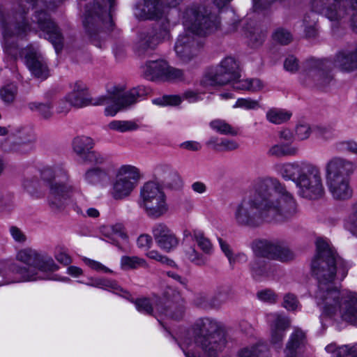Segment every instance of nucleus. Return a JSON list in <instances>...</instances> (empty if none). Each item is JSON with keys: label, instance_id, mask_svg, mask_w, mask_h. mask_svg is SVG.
Segmentation results:
<instances>
[{"label": "nucleus", "instance_id": "obj_48", "mask_svg": "<svg viewBox=\"0 0 357 357\" xmlns=\"http://www.w3.org/2000/svg\"><path fill=\"white\" fill-rule=\"evenodd\" d=\"M233 107L234 108H241L247 110H255L260 107V104L258 100H253L250 98H241L237 99Z\"/></svg>", "mask_w": 357, "mask_h": 357}, {"label": "nucleus", "instance_id": "obj_42", "mask_svg": "<svg viewBox=\"0 0 357 357\" xmlns=\"http://www.w3.org/2000/svg\"><path fill=\"white\" fill-rule=\"evenodd\" d=\"M270 317L272 319V326L278 332H284L287 328L290 326L291 321L287 316L279 314H271Z\"/></svg>", "mask_w": 357, "mask_h": 357}, {"label": "nucleus", "instance_id": "obj_60", "mask_svg": "<svg viewBox=\"0 0 357 357\" xmlns=\"http://www.w3.org/2000/svg\"><path fill=\"white\" fill-rule=\"evenodd\" d=\"M311 134V128L308 124H299L296 127V135L300 140L307 139Z\"/></svg>", "mask_w": 357, "mask_h": 357}, {"label": "nucleus", "instance_id": "obj_53", "mask_svg": "<svg viewBox=\"0 0 357 357\" xmlns=\"http://www.w3.org/2000/svg\"><path fill=\"white\" fill-rule=\"evenodd\" d=\"M344 227L357 236V204L355 206L354 211L345 220Z\"/></svg>", "mask_w": 357, "mask_h": 357}, {"label": "nucleus", "instance_id": "obj_23", "mask_svg": "<svg viewBox=\"0 0 357 357\" xmlns=\"http://www.w3.org/2000/svg\"><path fill=\"white\" fill-rule=\"evenodd\" d=\"M163 12L160 0H144L135 6L134 14L140 20H157L162 16Z\"/></svg>", "mask_w": 357, "mask_h": 357}, {"label": "nucleus", "instance_id": "obj_34", "mask_svg": "<svg viewBox=\"0 0 357 357\" xmlns=\"http://www.w3.org/2000/svg\"><path fill=\"white\" fill-rule=\"evenodd\" d=\"M239 357H270L269 350L264 344H257L251 348L242 349Z\"/></svg>", "mask_w": 357, "mask_h": 357}, {"label": "nucleus", "instance_id": "obj_56", "mask_svg": "<svg viewBox=\"0 0 357 357\" xmlns=\"http://www.w3.org/2000/svg\"><path fill=\"white\" fill-rule=\"evenodd\" d=\"M169 231L170 229L165 224L161 222L155 224L152 228V234L155 242L165 236Z\"/></svg>", "mask_w": 357, "mask_h": 357}, {"label": "nucleus", "instance_id": "obj_39", "mask_svg": "<svg viewBox=\"0 0 357 357\" xmlns=\"http://www.w3.org/2000/svg\"><path fill=\"white\" fill-rule=\"evenodd\" d=\"M100 232L105 236L109 239H113V236H117L122 238H126L124 226L121 223H116L110 226H103L100 228Z\"/></svg>", "mask_w": 357, "mask_h": 357}, {"label": "nucleus", "instance_id": "obj_26", "mask_svg": "<svg viewBox=\"0 0 357 357\" xmlns=\"http://www.w3.org/2000/svg\"><path fill=\"white\" fill-rule=\"evenodd\" d=\"M93 145V140L87 136H77L73 141V150L82 160L91 151Z\"/></svg>", "mask_w": 357, "mask_h": 357}, {"label": "nucleus", "instance_id": "obj_64", "mask_svg": "<svg viewBox=\"0 0 357 357\" xmlns=\"http://www.w3.org/2000/svg\"><path fill=\"white\" fill-rule=\"evenodd\" d=\"M55 259L61 264L67 266L72 263V259L65 251L59 250L54 255Z\"/></svg>", "mask_w": 357, "mask_h": 357}, {"label": "nucleus", "instance_id": "obj_5", "mask_svg": "<svg viewBox=\"0 0 357 357\" xmlns=\"http://www.w3.org/2000/svg\"><path fill=\"white\" fill-rule=\"evenodd\" d=\"M277 169L284 180L295 183L300 196L315 199L324 195L321 172L317 165L301 160L278 165Z\"/></svg>", "mask_w": 357, "mask_h": 357}, {"label": "nucleus", "instance_id": "obj_16", "mask_svg": "<svg viewBox=\"0 0 357 357\" xmlns=\"http://www.w3.org/2000/svg\"><path fill=\"white\" fill-rule=\"evenodd\" d=\"M170 38V23L167 18L162 20L160 27L153 33H143L139 36L135 50L139 56L149 54L157 45Z\"/></svg>", "mask_w": 357, "mask_h": 357}, {"label": "nucleus", "instance_id": "obj_25", "mask_svg": "<svg viewBox=\"0 0 357 357\" xmlns=\"http://www.w3.org/2000/svg\"><path fill=\"white\" fill-rule=\"evenodd\" d=\"M109 178L108 171L100 167H93L89 169L84 174L86 183L96 185L107 181Z\"/></svg>", "mask_w": 357, "mask_h": 357}, {"label": "nucleus", "instance_id": "obj_14", "mask_svg": "<svg viewBox=\"0 0 357 357\" xmlns=\"http://www.w3.org/2000/svg\"><path fill=\"white\" fill-rule=\"evenodd\" d=\"M240 77L238 62L233 57L225 58L215 69L211 70L202 78L204 86H223Z\"/></svg>", "mask_w": 357, "mask_h": 357}, {"label": "nucleus", "instance_id": "obj_6", "mask_svg": "<svg viewBox=\"0 0 357 357\" xmlns=\"http://www.w3.org/2000/svg\"><path fill=\"white\" fill-rule=\"evenodd\" d=\"M145 93L142 87L134 88L129 91H124L120 86H114L108 91L106 96L93 99L87 93H69L67 100L73 107H84L89 105H106L105 114L108 116H115L120 110L126 109L138 101Z\"/></svg>", "mask_w": 357, "mask_h": 357}, {"label": "nucleus", "instance_id": "obj_62", "mask_svg": "<svg viewBox=\"0 0 357 357\" xmlns=\"http://www.w3.org/2000/svg\"><path fill=\"white\" fill-rule=\"evenodd\" d=\"M152 243V237L149 234H141L137 239V245L138 248L143 250H148L150 248Z\"/></svg>", "mask_w": 357, "mask_h": 357}, {"label": "nucleus", "instance_id": "obj_46", "mask_svg": "<svg viewBox=\"0 0 357 357\" xmlns=\"http://www.w3.org/2000/svg\"><path fill=\"white\" fill-rule=\"evenodd\" d=\"M152 102L153 104L160 106H176L181 102V98L176 95L164 96L153 99Z\"/></svg>", "mask_w": 357, "mask_h": 357}, {"label": "nucleus", "instance_id": "obj_28", "mask_svg": "<svg viewBox=\"0 0 357 357\" xmlns=\"http://www.w3.org/2000/svg\"><path fill=\"white\" fill-rule=\"evenodd\" d=\"M233 87L237 90H245L251 92H257L264 87L263 82L257 78H247L243 79H236L231 81Z\"/></svg>", "mask_w": 357, "mask_h": 357}, {"label": "nucleus", "instance_id": "obj_19", "mask_svg": "<svg viewBox=\"0 0 357 357\" xmlns=\"http://www.w3.org/2000/svg\"><path fill=\"white\" fill-rule=\"evenodd\" d=\"M190 347L188 342L193 340L197 347H200L209 357H217L230 343L228 336H182Z\"/></svg>", "mask_w": 357, "mask_h": 357}, {"label": "nucleus", "instance_id": "obj_51", "mask_svg": "<svg viewBox=\"0 0 357 357\" xmlns=\"http://www.w3.org/2000/svg\"><path fill=\"white\" fill-rule=\"evenodd\" d=\"M84 162L93 164L96 167L104 164L106 162V158L104 157L100 153L91 151L87 155L82 159Z\"/></svg>", "mask_w": 357, "mask_h": 357}, {"label": "nucleus", "instance_id": "obj_33", "mask_svg": "<svg viewBox=\"0 0 357 357\" xmlns=\"http://www.w3.org/2000/svg\"><path fill=\"white\" fill-rule=\"evenodd\" d=\"M291 116V113L289 111L272 108L267 111L266 114V119L273 124H281L287 121Z\"/></svg>", "mask_w": 357, "mask_h": 357}, {"label": "nucleus", "instance_id": "obj_38", "mask_svg": "<svg viewBox=\"0 0 357 357\" xmlns=\"http://www.w3.org/2000/svg\"><path fill=\"white\" fill-rule=\"evenodd\" d=\"M121 266L123 270L135 269L147 267V263L144 259L137 256H123L121 258Z\"/></svg>", "mask_w": 357, "mask_h": 357}, {"label": "nucleus", "instance_id": "obj_41", "mask_svg": "<svg viewBox=\"0 0 357 357\" xmlns=\"http://www.w3.org/2000/svg\"><path fill=\"white\" fill-rule=\"evenodd\" d=\"M29 109L37 112L45 119L50 118L52 114V105L50 102L45 103L38 102H31L28 104Z\"/></svg>", "mask_w": 357, "mask_h": 357}, {"label": "nucleus", "instance_id": "obj_50", "mask_svg": "<svg viewBox=\"0 0 357 357\" xmlns=\"http://www.w3.org/2000/svg\"><path fill=\"white\" fill-rule=\"evenodd\" d=\"M257 297L259 300L271 304L276 303L278 299V295L272 289H266L258 291L257 294Z\"/></svg>", "mask_w": 357, "mask_h": 357}, {"label": "nucleus", "instance_id": "obj_54", "mask_svg": "<svg viewBox=\"0 0 357 357\" xmlns=\"http://www.w3.org/2000/svg\"><path fill=\"white\" fill-rule=\"evenodd\" d=\"M231 329V333L250 334L254 331L253 327L246 321H241L234 326H229ZM231 333V332L229 333Z\"/></svg>", "mask_w": 357, "mask_h": 357}, {"label": "nucleus", "instance_id": "obj_15", "mask_svg": "<svg viewBox=\"0 0 357 357\" xmlns=\"http://www.w3.org/2000/svg\"><path fill=\"white\" fill-rule=\"evenodd\" d=\"M326 63L322 60L309 59L304 64L300 79L305 84L324 89L333 80V76L326 70Z\"/></svg>", "mask_w": 357, "mask_h": 357}, {"label": "nucleus", "instance_id": "obj_3", "mask_svg": "<svg viewBox=\"0 0 357 357\" xmlns=\"http://www.w3.org/2000/svg\"><path fill=\"white\" fill-rule=\"evenodd\" d=\"M43 1L37 0H18L17 8H15L12 19L9 20L8 25L3 29V45L6 51L10 55L17 57H24L26 67L32 75L40 79H45L50 75L49 68L46 61L40 52L32 46L27 47L18 51L17 42L22 38L28 31H31V26L26 20L25 14L30 8H36L35 19L38 28L45 35L47 39L54 45L56 52L58 53L63 47L62 35L55 24L48 17L46 12L40 10L45 6Z\"/></svg>", "mask_w": 357, "mask_h": 357}, {"label": "nucleus", "instance_id": "obj_31", "mask_svg": "<svg viewBox=\"0 0 357 357\" xmlns=\"http://www.w3.org/2000/svg\"><path fill=\"white\" fill-rule=\"evenodd\" d=\"M107 126L109 129L119 132L135 131L140 127L137 120H114Z\"/></svg>", "mask_w": 357, "mask_h": 357}, {"label": "nucleus", "instance_id": "obj_59", "mask_svg": "<svg viewBox=\"0 0 357 357\" xmlns=\"http://www.w3.org/2000/svg\"><path fill=\"white\" fill-rule=\"evenodd\" d=\"M284 69L291 73H295L299 68L298 59L294 56H289L284 61Z\"/></svg>", "mask_w": 357, "mask_h": 357}, {"label": "nucleus", "instance_id": "obj_1", "mask_svg": "<svg viewBox=\"0 0 357 357\" xmlns=\"http://www.w3.org/2000/svg\"><path fill=\"white\" fill-rule=\"evenodd\" d=\"M317 252L311 262V269L318 282L315 299L322 313L357 326V294L340 290L335 284L337 274L342 280L347 274L346 262L324 239L316 241Z\"/></svg>", "mask_w": 357, "mask_h": 357}, {"label": "nucleus", "instance_id": "obj_4", "mask_svg": "<svg viewBox=\"0 0 357 357\" xmlns=\"http://www.w3.org/2000/svg\"><path fill=\"white\" fill-rule=\"evenodd\" d=\"M185 31L178 35L174 47L176 56L184 63L193 59L199 53L201 44L196 36H204L216 30L220 24L217 15L202 5H191L181 16Z\"/></svg>", "mask_w": 357, "mask_h": 357}, {"label": "nucleus", "instance_id": "obj_61", "mask_svg": "<svg viewBox=\"0 0 357 357\" xmlns=\"http://www.w3.org/2000/svg\"><path fill=\"white\" fill-rule=\"evenodd\" d=\"M83 260L84 263L93 270L104 273H112V271L109 268L106 267L99 261L89 258H84Z\"/></svg>", "mask_w": 357, "mask_h": 357}, {"label": "nucleus", "instance_id": "obj_17", "mask_svg": "<svg viewBox=\"0 0 357 357\" xmlns=\"http://www.w3.org/2000/svg\"><path fill=\"white\" fill-rule=\"evenodd\" d=\"M144 76L150 80L172 81L183 77L181 70L169 66L165 60L147 61L142 66Z\"/></svg>", "mask_w": 357, "mask_h": 357}, {"label": "nucleus", "instance_id": "obj_36", "mask_svg": "<svg viewBox=\"0 0 357 357\" xmlns=\"http://www.w3.org/2000/svg\"><path fill=\"white\" fill-rule=\"evenodd\" d=\"M209 126L211 129L221 135L235 136L238 133L234 127L223 119H214L210 122Z\"/></svg>", "mask_w": 357, "mask_h": 357}, {"label": "nucleus", "instance_id": "obj_63", "mask_svg": "<svg viewBox=\"0 0 357 357\" xmlns=\"http://www.w3.org/2000/svg\"><path fill=\"white\" fill-rule=\"evenodd\" d=\"M230 266L233 268L236 263L243 264L248 261V257L244 253L232 254L228 259Z\"/></svg>", "mask_w": 357, "mask_h": 357}, {"label": "nucleus", "instance_id": "obj_55", "mask_svg": "<svg viewBox=\"0 0 357 357\" xmlns=\"http://www.w3.org/2000/svg\"><path fill=\"white\" fill-rule=\"evenodd\" d=\"M9 232L15 242L24 244L27 240L25 233L17 226H11L9 228Z\"/></svg>", "mask_w": 357, "mask_h": 357}, {"label": "nucleus", "instance_id": "obj_11", "mask_svg": "<svg viewBox=\"0 0 357 357\" xmlns=\"http://www.w3.org/2000/svg\"><path fill=\"white\" fill-rule=\"evenodd\" d=\"M139 206L153 219H158L167 213V195L159 183L149 181L143 185L140 190Z\"/></svg>", "mask_w": 357, "mask_h": 357}, {"label": "nucleus", "instance_id": "obj_24", "mask_svg": "<svg viewBox=\"0 0 357 357\" xmlns=\"http://www.w3.org/2000/svg\"><path fill=\"white\" fill-rule=\"evenodd\" d=\"M251 274L257 280L268 278L271 275V267L261 259L256 258L250 264Z\"/></svg>", "mask_w": 357, "mask_h": 357}, {"label": "nucleus", "instance_id": "obj_35", "mask_svg": "<svg viewBox=\"0 0 357 357\" xmlns=\"http://www.w3.org/2000/svg\"><path fill=\"white\" fill-rule=\"evenodd\" d=\"M303 344V336H291L284 351L286 357H297L302 351Z\"/></svg>", "mask_w": 357, "mask_h": 357}, {"label": "nucleus", "instance_id": "obj_30", "mask_svg": "<svg viewBox=\"0 0 357 357\" xmlns=\"http://www.w3.org/2000/svg\"><path fill=\"white\" fill-rule=\"evenodd\" d=\"M298 153V147L288 144H278L272 146L268 154L271 156L280 158L284 156H293Z\"/></svg>", "mask_w": 357, "mask_h": 357}, {"label": "nucleus", "instance_id": "obj_32", "mask_svg": "<svg viewBox=\"0 0 357 357\" xmlns=\"http://www.w3.org/2000/svg\"><path fill=\"white\" fill-rule=\"evenodd\" d=\"M232 298V292L229 287H220L211 297L213 308H220L223 304Z\"/></svg>", "mask_w": 357, "mask_h": 357}, {"label": "nucleus", "instance_id": "obj_58", "mask_svg": "<svg viewBox=\"0 0 357 357\" xmlns=\"http://www.w3.org/2000/svg\"><path fill=\"white\" fill-rule=\"evenodd\" d=\"M194 303L197 306H198L202 309H205V310L213 309L212 305H211V297L209 298L205 294H198L195 297V298L194 300Z\"/></svg>", "mask_w": 357, "mask_h": 357}, {"label": "nucleus", "instance_id": "obj_40", "mask_svg": "<svg viewBox=\"0 0 357 357\" xmlns=\"http://www.w3.org/2000/svg\"><path fill=\"white\" fill-rule=\"evenodd\" d=\"M162 250L169 252L178 244V240L175 234L170 230L165 236L155 242Z\"/></svg>", "mask_w": 357, "mask_h": 357}, {"label": "nucleus", "instance_id": "obj_43", "mask_svg": "<svg viewBox=\"0 0 357 357\" xmlns=\"http://www.w3.org/2000/svg\"><path fill=\"white\" fill-rule=\"evenodd\" d=\"M185 255L188 260L197 266H204L208 262V257L199 252L193 247H190L185 250Z\"/></svg>", "mask_w": 357, "mask_h": 357}, {"label": "nucleus", "instance_id": "obj_8", "mask_svg": "<svg viewBox=\"0 0 357 357\" xmlns=\"http://www.w3.org/2000/svg\"><path fill=\"white\" fill-rule=\"evenodd\" d=\"M16 259L29 267L25 268L15 264H12L10 270L17 275L16 279L13 282H18L43 279L44 277L39 275V272H54L59 268V266L51 256L31 248L19 250L16 254Z\"/></svg>", "mask_w": 357, "mask_h": 357}, {"label": "nucleus", "instance_id": "obj_21", "mask_svg": "<svg viewBox=\"0 0 357 357\" xmlns=\"http://www.w3.org/2000/svg\"><path fill=\"white\" fill-rule=\"evenodd\" d=\"M192 329L200 335L227 334L232 331L229 325L209 317L196 319L192 325Z\"/></svg>", "mask_w": 357, "mask_h": 357}, {"label": "nucleus", "instance_id": "obj_57", "mask_svg": "<svg viewBox=\"0 0 357 357\" xmlns=\"http://www.w3.org/2000/svg\"><path fill=\"white\" fill-rule=\"evenodd\" d=\"M217 146L218 151H229L238 148V143L232 139H221L220 144Z\"/></svg>", "mask_w": 357, "mask_h": 357}, {"label": "nucleus", "instance_id": "obj_7", "mask_svg": "<svg viewBox=\"0 0 357 357\" xmlns=\"http://www.w3.org/2000/svg\"><path fill=\"white\" fill-rule=\"evenodd\" d=\"M40 177L48 188V204L54 211L62 210L67 202L79 192L70 181L67 171L61 166L43 167Z\"/></svg>", "mask_w": 357, "mask_h": 357}, {"label": "nucleus", "instance_id": "obj_27", "mask_svg": "<svg viewBox=\"0 0 357 357\" xmlns=\"http://www.w3.org/2000/svg\"><path fill=\"white\" fill-rule=\"evenodd\" d=\"M325 349L333 354V357H357V344L337 347L335 343H331Z\"/></svg>", "mask_w": 357, "mask_h": 357}, {"label": "nucleus", "instance_id": "obj_52", "mask_svg": "<svg viewBox=\"0 0 357 357\" xmlns=\"http://www.w3.org/2000/svg\"><path fill=\"white\" fill-rule=\"evenodd\" d=\"M282 306L289 311H294L298 309L299 302L294 294L288 293L284 296Z\"/></svg>", "mask_w": 357, "mask_h": 357}, {"label": "nucleus", "instance_id": "obj_18", "mask_svg": "<svg viewBox=\"0 0 357 357\" xmlns=\"http://www.w3.org/2000/svg\"><path fill=\"white\" fill-rule=\"evenodd\" d=\"M163 312L161 316L167 318L180 320L185 314V301L181 292L173 287H168L163 293Z\"/></svg>", "mask_w": 357, "mask_h": 357}, {"label": "nucleus", "instance_id": "obj_12", "mask_svg": "<svg viewBox=\"0 0 357 357\" xmlns=\"http://www.w3.org/2000/svg\"><path fill=\"white\" fill-rule=\"evenodd\" d=\"M114 0H95L93 8H87L83 21L86 31L92 37L100 28H110L112 26L111 15L107 12L111 9Z\"/></svg>", "mask_w": 357, "mask_h": 357}, {"label": "nucleus", "instance_id": "obj_44", "mask_svg": "<svg viewBox=\"0 0 357 357\" xmlns=\"http://www.w3.org/2000/svg\"><path fill=\"white\" fill-rule=\"evenodd\" d=\"M160 184L167 188L178 190L183 186V181L177 171L174 169Z\"/></svg>", "mask_w": 357, "mask_h": 357}, {"label": "nucleus", "instance_id": "obj_10", "mask_svg": "<svg viewBox=\"0 0 357 357\" xmlns=\"http://www.w3.org/2000/svg\"><path fill=\"white\" fill-rule=\"evenodd\" d=\"M347 6H351L349 10L353 13V7L357 10V1L354 4L352 1L312 0V11L306 14L303 20L306 36L313 37L316 35L317 18L315 13L324 15L331 21H339L347 15Z\"/></svg>", "mask_w": 357, "mask_h": 357}, {"label": "nucleus", "instance_id": "obj_13", "mask_svg": "<svg viewBox=\"0 0 357 357\" xmlns=\"http://www.w3.org/2000/svg\"><path fill=\"white\" fill-rule=\"evenodd\" d=\"M140 178V171L137 167L130 165L121 166L116 171L112 183V197L115 199H123L128 197L137 187Z\"/></svg>", "mask_w": 357, "mask_h": 357}, {"label": "nucleus", "instance_id": "obj_49", "mask_svg": "<svg viewBox=\"0 0 357 357\" xmlns=\"http://www.w3.org/2000/svg\"><path fill=\"white\" fill-rule=\"evenodd\" d=\"M146 256L151 259H154V260L159 261L162 264H165L168 266H170V267H176V263L173 260L167 257L166 256L161 255L157 250H151V251L148 252L146 253Z\"/></svg>", "mask_w": 357, "mask_h": 357}, {"label": "nucleus", "instance_id": "obj_22", "mask_svg": "<svg viewBox=\"0 0 357 357\" xmlns=\"http://www.w3.org/2000/svg\"><path fill=\"white\" fill-rule=\"evenodd\" d=\"M164 297L158 296L152 297H142L132 301L138 312L146 315L153 316L156 318L161 316L163 312Z\"/></svg>", "mask_w": 357, "mask_h": 357}, {"label": "nucleus", "instance_id": "obj_9", "mask_svg": "<svg viewBox=\"0 0 357 357\" xmlns=\"http://www.w3.org/2000/svg\"><path fill=\"white\" fill-rule=\"evenodd\" d=\"M356 169L355 164L342 157H333L325 165L326 184L332 197L337 200H346L352 197L350 176Z\"/></svg>", "mask_w": 357, "mask_h": 357}, {"label": "nucleus", "instance_id": "obj_45", "mask_svg": "<svg viewBox=\"0 0 357 357\" xmlns=\"http://www.w3.org/2000/svg\"><path fill=\"white\" fill-rule=\"evenodd\" d=\"M273 39L281 45H287L291 42L293 37L288 30L278 28L273 33Z\"/></svg>", "mask_w": 357, "mask_h": 357}, {"label": "nucleus", "instance_id": "obj_47", "mask_svg": "<svg viewBox=\"0 0 357 357\" xmlns=\"http://www.w3.org/2000/svg\"><path fill=\"white\" fill-rule=\"evenodd\" d=\"M174 170L169 165L159 164L154 169V176L161 183Z\"/></svg>", "mask_w": 357, "mask_h": 357}, {"label": "nucleus", "instance_id": "obj_20", "mask_svg": "<svg viewBox=\"0 0 357 357\" xmlns=\"http://www.w3.org/2000/svg\"><path fill=\"white\" fill-rule=\"evenodd\" d=\"M257 255L260 257L286 262L294 259V253L283 242L264 241L258 246Z\"/></svg>", "mask_w": 357, "mask_h": 357}, {"label": "nucleus", "instance_id": "obj_2", "mask_svg": "<svg viewBox=\"0 0 357 357\" xmlns=\"http://www.w3.org/2000/svg\"><path fill=\"white\" fill-rule=\"evenodd\" d=\"M293 195L277 178H259L234 208L233 218L240 227H257L264 222H282L298 213Z\"/></svg>", "mask_w": 357, "mask_h": 357}, {"label": "nucleus", "instance_id": "obj_29", "mask_svg": "<svg viewBox=\"0 0 357 357\" xmlns=\"http://www.w3.org/2000/svg\"><path fill=\"white\" fill-rule=\"evenodd\" d=\"M191 235L198 248L202 250V254L207 257L213 253V245L202 231L194 229Z\"/></svg>", "mask_w": 357, "mask_h": 357}, {"label": "nucleus", "instance_id": "obj_37", "mask_svg": "<svg viewBox=\"0 0 357 357\" xmlns=\"http://www.w3.org/2000/svg\"><path fill=\"white\" fill-rule=\"evenodd\" d=\"M17 86L15 83H8L0 88V98L7 105L13 103L17 95Z\"/></svg>", "mask_w": 357, "mask_h": 357}]
</instances>
